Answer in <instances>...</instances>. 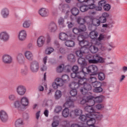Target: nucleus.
Returning <instances> with one entry per match:
<instances>
[{
  "instance_id": "obj_53",
  "label": "nucleus",
  "mask_w": 127,
  "mask_h": 127,
  "mask_svg": "<svg viewBox=\"0 0 127 127\" xmlns=\"http://www.w3.org/2000/svg\"><path fill=\"white\" fill-rule=\"evenodd\" d=\"M54 51V49L52 48H48L46 50V54H48V55H50Z\"/></svg>"
},
{
  "instance_id": "obj_1",
  "label": "nucleus",
  "mask_w": 127,
  "mask_h": 127,
  "mask_svg": "<svg viewBox=\"0 0 127 127\" xmlns=\"http://www.w3.org/2000/svg\"><path fill=\"white\" fill-rule=\"evenodd\" d=\"M83 36H79L77 40L79 41V44L81 46L80 50L76 51L75 53L77 56H82L83 54H86L88 51V48L90 46V43L87 41H85L82 38Z\"/></svg>"
},
{
  "instance_id": "obj_26",
  "label": "nucleus",
  "mask_w": 127,
  "mask_h": 127,
  "mask_svg": "<svg viewBox=\"0 0 127 127\" xmlns=\"http://www.w3.org/2000/svg\"><path fill=\"white\" fill-rule=\"evenodd\" d=\"M38 13L41 16H46L48 15V13H49V11L48 9H46V8H41L38 11Z\"/></svg>"
},
{
  "instance_id": "obj_56",
  "label": "nucleus",
  "mask_w": 127,
  "mask_h": 127,
  "mask_svg": "<svg viewBox=\"0 0 127 127\" xmlns=\"http://www.w3.org/2000/svg\"><path fill=\"white\" fill-rule=\"evenodd\" d=\"M99 20L100 21V23H105L107 22V18L105 16H100L99 17Z\"/></svg>"
},
{
  "instance_id": "obj_49",
  "label": "nucleus",
  "mask_w": 127,
  "mask_h": 127,
  "mask_svg": "<svg viewBox=\"0 0 127 127\" xmlns=\"http://www.w3.org/2000/svg\"><path fill=\"white\" fill-rule=\"evenodd\" d=\"M105 77L106 76L105 75V73H104L103 72H100L98 74V79L100 81H104V80H105Z\"/></svg>"
},
{
  "instance_id": "obj_43",
  "label": "nucleus",
  "mask_w": 127,
  "mask_h": 127,
  "mask_svg": "<svg viewBox=\"0 0 127 127\" xmlns=\"http://www.w3.org/2000/svg\"><path fill=\"white\" fill-rule=\"evenodd\" d=\"M98 35H99V33H98V32L95 31H92L90 32L89 34V36L91 38V39H95V38H97V37Z\"/></svg>"
},
{
  "instance_id": "obj_20",
  "label": "nucleus",
  "mask_w": 127,
  "mask_h": 127,
  "mask_svg": "<svg viewBox=\"0 0 127 127\" xmlns=\"http://www.w3.org/2000/svg\"><path fill=\"white\" fill-rule=\"evenodd\" d=\"M26 31L24 30L21 31L18 35V39L20 41H24L26 39Z\"/></svg>"
},
{
  "instance_id": "obj_37",
  "label": "nucleus",
  "mask_w": 127,
  "mask_h": 127,
  "mask_svg": "<svg viewBox=\"0 0 127 127\" xmlns=\"http://www.w3.org/2000/svg\"><path fill=\"white\" fill-rule=\"evenodd\" d=\"M69 87L70 88H71V89H73H73L70 90V94L71 95V97H75V96H76L77 94V90L76 89L77 88H75V86H71V84H69Z\"/></svg>"
},
{
  "instance_id": "obj_4",
  "label": "nucleus",
  "mask_w": 127,
  "mask_h": 127,
  "mask_svg": "<svg viewBox=\"0 0 127 127\" xmlns=\"http://www.w3.org/2000/svg\"><path fill=\"white\" fill-rule=\"evenodd\" d=\"M30 70L33 73H36L39 70V63L36 61H33L30 63Z\"/></svg>"
},
{
  "instance_id": "obj_16",
  "label": "nucleus",
  "mask_w": 127,
  "mask_h": 127,
  "mask_svg": "<svg viewBox=\"0 0 127 127\" xmlns=\"http://www.w3.org/2000/svg\"><path fill=\"white\" fill-rule=\"evenodd\" d=\"M93 106L94 105H91V103H89V105L86 106L84 110L86 112L89 113L88 114H92L93 115V117H94V116L96 115V112H95V109L93 108Z\"/></svg>"
},
{
  "instance_id": "obj_6",
  "label": "nucleus",
  "mask_w": 127,
  "mask_h": 127,
  "mask_svg": "<svg viewBox=\"0 0 127 127\" xmlns=\"http://www.w3.org/2000/svg\"><path fill=\"white\" fill-rule=\"evenodd\" d=\"M93 60H89V63H104L105 61L99 55H95L93 56Z\"/></svg>"
},
{
  "instance_id": "obj_45",
  "label": "nucleus",
  "mask_w": 127,
  "mask_h": 127,
  "mask_svg": "<svg viewBox=\"0 0 127 127\" xmlns=\"http://www.w3.org/2000/svg\"><path fill=\"white\" fill-rule=\"evenodd\" d=\"M89 50H90V52H91V53L94 54L98 52V49L95 46H90L89 47Z\"/></svg>"
},
{
  "instance_id": "obj_11",
  "label": "nucleus",
  "mask_w": 127,
  "mask_h": 127,
  "mask_svg": "<svg viewBox=\"0 0 127 127\" xmlns=\"http://www.w3.org/2000/svg\"><path fill=\"white\" fill-rule=\"evenodd\" d=\"M87 30V28L85 25H80L79 26V29L77 28H74L72 30V32L74 34H78L81 32H84Z\"/></svg>"
},
{
  "instance_id": "obj_46",
  "label": "nucleus",
  "mask_w": 127,
  "mask_h": 127,
  "mask_svg": "<svg viewBox=\"0 0 127 127\" xmlns=\"http://www.w3.org/2000/svg\"><path fill=\"white\" fill-rule=\"evenodd\" d=\"M67 60L70 62H75L76 61V59L75 58V56L73 54H70L67 56Z\"/></svg>"
},
{
  "instance_id": "obj_7",
  "label": "nucleus",
  "mask_w": 127,
  "mask_h": 127,
  "mask_svg": "<svg viewBox=\"0 0 127 127\" xmlns=\"http://www.w3.org/2000/svg\"><path fill=\"white\" fill-rule=\"evenodd\" d=\"M83 114V111L80 109H76L70 111L69 116L71 118H76L80 117Z\"/></svg>"
},
{
  "instance_id": "obj_27",
  "label": "nucleus",
  "mask_w": 127,
  "mask_h": 127,
  "mask_svg": "<svg viewBox=\"0 0 127 127\" xmlns=\"http://www.w3.org/2000/svg\"><path fill=\"white\" fill-rule=\"evenodd\" d=\"M13 106L15 109H17V110H18L19 111H21L23 110V108H22V106L21 105V104L20 103V102L18 100L15 101V102H14Z\"/></svg>"
},
{
  "instance_id": "obj_25",
  "label": "nucleus",
  "mask_w": 127,
  "mask_h": 127,
  "mask_svg": "<svg viewBox=\"0 0 127 127\" xmlns=\"http://www.w3.org/2000/svg\"><path fill=\"white\" fill-rule=\"evenodd\" d=\"M94 114L91 113L87 114L86 115H82L79 116V120L81 121V122H86L87 119H89V117H93Z\"/></svg>"
},
{
  "instance_id": "obj_62",
  "label": "nucleus",
  "mask_w": 127,
  "mask_h": 127,
  "mask_svg": "<svg viewBox=\"0 0 127 127\" xmlns=\"http://www.w3.org/2000/svg\"><path fill=\"white\" fill-rule=\"evenodd\" d=\"M106 5V0H102L101 1H100L98 3V5H100V6L102 7L105 6V5Z\"/></svg>"
},
{
  "instance_id": "obj_39",
  "label": "nucleus",
  "mask_w": 127,
  "mask_h": 127,
  "mask_svg": "<svg viewBox=\"0 0 127 127\" xmlns=\"http://www.w3.org/2000/svg\"><path fill=\"white\" fill-rule=\"evenodd\" d=\"M59 38L61 40L65 41L68 39V35L65 33H61L59 35Z\"/></svg>"
},
{
  "instance_id": "obj_18",
  "label": "nucleus",
  "mask_w": 127,
  "mask_h": 127,
  "mask_svg": "<svg viewBox=\"0 0 127 127\" xmlns=\"http://www.w3.org/2000/svg\"><path fill=\"white\" fill-rule=\"evenodd\" d=\"M59 9L60 10H61V11H63V12L66 11L67 14L68 12H69V9H70V6L67 4H61L59 6Z\"/></svg>"
},
{
  "instance_id": "obj_51",
  "label": "nucleus",
  "mask_w": 127,
  "mask_h": 127,
  "mask_svg": "<svg viewBox=\"0 0 127 127\" xmlns=\"http://www.w3.org/2000/svg\"><path fill=\"white\" fill-rule=\"evenodd\" d=\"M91 85L95 88H98V87H102V83L98 81H95V82L93 83Z\"/></svg>"
},
{
  "instance_id": "obj_55",
  "label": "nucleus",
  "mask_w": 127,
  "mask_h": 127,
  "mask_svg": "<svg viewBox=\"0 0 127 127\" xmlns=\"http://www.w3.org/2000/svg\"><path fill=\"white\" fill-rule=\"evenodd\" d=\"M88 81L89 83L92 84L93 83H95V82H97V78L95 77L91 76L90 78L88 79Z\"/></svg>"
},
{
  "instance_id": "obj_35",
  "label": "nucleus",
  "mask_w": 127,
  "mask_h": 127,
  "mask_svg": "<svg viewBox=\"0 0 127 127\" xmlns=\"http://www.w3.org/2000/svg\"><path fill=\"white\" fill-rule=\"evenodd\" d=\"M89 4L87 5L88 9H94L96 8V5L95 4V1L94 0H89V2H87Z\"/></svg>"
},
{
  "instance_id": "obj_2",
  "label": "nucleus",
  "mask_w": 127,
  "mask_h": 127,
  "mask_svg": "<svg viewBox=\"0 0 127 127\" xmlns=\"http://www.w3.org/2000/svg\"><path fill=\"white\" fill-rule=\"evenodd\" d=\"M77 82H73L71 83L70 86L72 87H74L75 89H80L83 87L82 85H84L86 82L84 81L85 78H77Z\"/></svg>"
},
{
  "instance_id": "obj_13",
  "label": "nucleus",
  "mask_w": 127,
  "mask_h": 127,
  "mask_svg": "<svg viewBox=\"0 0 127 127\" xmlns=\"http://www.w3.org/2000/svg\"><path fill=\"white\" fill-rule=\"evenodd\" d=\"M16 92L19 96H24L26 93V88L23 85L18 86L16 88Z\"/></svg>"
},
{
  "instance_id": "obj_24",
  "label": "nucleus",
  "mask_w": 127,
  "mask_h": 127,
  "mask_svg": "<svg viewBox=\"0 0 127 127\" xmlns=\"http://www.w3.org/2000/svg\"><path fill=\"white\" fill-rule=\"evenodd\" d=\"M24 55L25 58L29 61H33V54H32L31 52L27 51L25 52Z\"/></svg>"
},
{
  "instance_id": "obj_36",
  "label": "nucleus",
  "mask_w": 127,
  "mask_h": 127,
  "mask_svg": "<svg viewBox=\"0 0 127 127\" xmlns=\"http://www.w3.org/2000/svg\"><path fill=\"white\" fill-rule=\"evenodd\" d=\"M23 120L21 119L17 120L15 123V127H23Z\"/></svg>"
},
{
  "instance_id": "obj_61",
  "label": "nucleus",
  "mask_w": 127,
  "mask_h": 127,
  "mask_svg": "<svg viewBox=\"0 0 127 127\" xmlns=\"http://www.w3.org/2000/svg\"><path fill=\"white\" fill-rule=\"evenodd\" d=\"M71 66L69 65H66L65 66H64V70H65L66 71V72H70L71 69Z\"/></svg>"
},
{
  "instance_id": "obj_58",
  "label": "nucleus",
  "mask_w": 127,
  "mask_h": 127,
  "mask_svg": "<svg viewBox=\"0 0 127 127\" xmlns=\"http://www.w3.org/2000/svg\"><path fill=\"white\" fill-rule=\"evenodd\" d=\"M71 77L72 79H75V80H77L78 79V72H73L71 73Z\"/></svg>"
},
{
  "instance_id": "obj_57",
  "label": "nucleus",
  "mask_w": 127,
  "mask_h": 127,
  "mask_svg": "<svg viewBox=\"0 0 127 127\" xmlns=\"http://www.w3.org/2000/svg\"><path fill=\"white\" fill-rule=\"evenodd\" d=\"M93 91L95 93H101V92L103 91V88L100 87H98L94 89Z\"/></svg>"
},
{
  "instance_id": "obj_52",
  "label": "nucleus",
  "mask_w": 127,
  "mask_h": 127,
  "mask_svg": "<svg viewBox=\"0 0 127 127\" xmlns=\"http://www.w3.org/2000/svg\"><path fill=\"white\" fill-rule=\"evenodd\" d=\"M63 70H64V64H61L57 68V71L58 73L63 72Z\"/></svg>"
},
{
  "instance_id": "obj_31",
  "label": "nucleus",
  "mask_w": 127,
  "mask_h": 127,
  "mask_svg": "<svg viewBox=\"0 0 127 127\" xmlns=\"http://www.w3.org/2000/svg\"><path fill=\"white\" fill-rule=\"evenodd\" d=\"M1 15L2 16H8L9 15V9L6 7L3 8L1 10Z\"/></svg>"
},
{
  "instance_id": "obj_38",
  "label": "nucleus",
  "mask_w": 127,
  "mask_h": 127,
  "mask_svg": "<svg viewBox=\"0 0 127 127\" xmlns=\"http://www.w3.org/2000/svg\"><path fill=\"white\" fill-rule=\"evenodd\" d=\"M70 115V112L69 111V109L68 108H65L62 112V116L64 118H68Z\"/></svg>"
},
{
  "instance_id": "obj_54",
  "label": "nucleus",
  "mask_w": 127,
  "mask_h": 127,
  "mask_svg": "<svg viewBox=\"0 0 127 127\" xmlns=\"http://www.w3.org/2000/svg\"><path fill=\"white\" fill-rule=\"evenodd\" d=\"M62 111V107L61 106H56L55 109H54L55 113H56V114H58V113H60Z\"/></svg>"
},
{
  "instance_id": "obj_41",
  "label": "nucleus",
  "mask_w": 127,
  "mask_h": 127,
  "mask_svg": "<svg viewBox=\"0 0 127 127\" xmlns=\"http://www.w3.org/2000/svg\"><path fill=\"white\" fill-rule=\"evenodd\" d=\"M92 24L94 26L98 27L100 26L101 25V22L100 21V19H98L97 18H94L92 20Z\"/></svg>"
},
{
  "instance_id": "obj_60",
  "label": "nucleus",
  "mask_w": 127,
  "mask_h": 127,
  "mask_svg": "<svg viewBox=\"0 0 127 127\" xmlns=\"http://www.w3.org/2000/svg\"><path fill=\"white\" fill-rule=\"evenodd\" d=\"M104 10L106 11H109L110 9H111V5L110 4H105L104 6L103 7Z\"/></svg>"
},
{
  "instance_id": "obj_34",
  "label": "nucleus",
  "mask_w": 127,
  "mask_h": 127,
  "mask_svg": "<svg viewBox=\"0 0 127 127\" xmlns=\"http://www.w3.org/2000/svg\"><path fill=\"white\" fill-rule=\"evenodd\" d=\"M74 102H75V99H72V97H71L69 101L66 102L64 103V106H68L69 108H71V107H74Z\"/></svg>"
},
{
  "instance_id": "obj_48",
  "label": "nucleus",
  "mask_w": 127,
  "mask_h": 127,
  "mask_svg": "<svg viewBox=\"0 0 127 127\" xmlns=\"http://www.w3.org/2000/svg\"><path fill=\"white\" fill-rule=\"evenodd\" d=\"M8 100L10 102H14L16 100V95L14 94H10L8 97Z\"/></svg>"
},
{
  "instance_id": "obj_30",
  "label": "nucleus",
  "mask_w": 127,
  "mask_h": 127,
  "mask_svg": "<svg viewBox=\"0 0 127 127\" xmlns=\"http://www.w3.org/2000/svg\"><path fill=\"white\" fill-rule=\"evenodd\" d=\"M90 18V16L88 17H85V18H81V17H79L76 21L78 24H80L79 25H84V23H86V18Z\"/></svg>"
},
{
  "instance_id": "obj_9",
  "label": "nucleus",
  "mask_w": 127,
  "mask_h": 127,
  "mask_svg": "<svg viewBox=\"0 0 127 127\" xmlns=\"http://www.w3.org/2000/svg\"><path fill=\"white\" fill-rule=\"evenodd\" d=\"M0 40L6 42L9 40V34L6 31H2L0 33Z\"/></svg>"
},
{
  "instance_id": "obj_3",
  "label": "nucleus",
  "mask_w": 127,
  "mask_h": 127,
  "mask_svg": "<svg viewBox=\"0 0 127 127\" xmlns=\"http://www.w3.org/2000/svg\"><path fill=\"white\" fill-rule=\"evenodd\" d=\"M81 86H83L80 89L79 91L82 95H87L86 91H91L92 90V85L87 82H86L83 85H81Z\"/></svg>"
},
{
  "instance_id": "obj_32",
  "label": "nucleus",
  "mask_w": 127,
  "mask_h": 127,
  "mask_svg": "<svg viewBox=\"0 0 127 127\" xmlns=\"http://www.w3.org/2000/svg\"><path fill=\"white\" fill-rule=\"evenodd\" d=\"M24 60V56H23V54L22 53H20L17 56V61L20 64H22V63H23Z\"/></svg>"
},
{
  "instance_id": "obj_12",
  "label": "nucleus",
  "mask_w": 127,
  "mask_h": 127,
  "mask_svg": "<svg viewBox=\"0 0 127 127\" xmlns=\"http://www.w3.org/2000/svg\"><path fill=\"white\" fill-rule=\"evenodd\" d=\"M2 61L4 64H11L12 58L9 55L5 54L2 57Z\"/></svg>"
},
{
  "instance_id": "obj_23",
  "label": "nucleus",
  "mask_w": 127,
  "mask_h": 127,
  "mask_svg": "<svg viewBox=\"0 0 127 127\" xmlns=\"http://www.w3.org/2000/svg\"><path fill=\"white\" fill-rule=\"evenodd\" d=\"M48 28L50 32H55L57 30V25L54 22H52L49 25Z\"/></svg>"
},
{
  "instance_id": "obj_22",
  "label": "nucleus",
  "mask_w": 127,
  "mask_h": 127,
  "mask_svg": "<svg viewBox=\"0 0 127 127\" xmlns=\"http://www.w3.org/2000/svg\"><path fill=\"white\" fill-rule=\"evenodd\" d=\"M104 100H105V96H104L103 95H100L99 96H97L95 97H93V98L94 105H95V103L100 104V103H102V102H103Z\"/></svg>"
},
{
  "instance_id": "obj_50",
  "label": "nucleus",
  "mask_w": 127,
  "mask_h": 127,
  "mask_svg": "<svg viewBox=\"0 0 127 127\" xmlns=\"http://www.w3.org/2000/svg\"><path fill=\"white\" fill-rule=\"evenodd\" d=\"M70 127H87L86 124L84 123H81L80 124H72Z\"/></svg>"
},
{
  "instance_id": "obj_64",
  "label": "nucleus",
  "mask_w": 127,
  "mask_h": 127,
  "mask_svg": "<svg viewBox=\"0 0 127 127\" xmlns=\"http://www.w3.org/2000/svg\"><path fill=\"white\" fill-rule=\"evenodd\" d=\"M59 125V122L58 121H54L52 124V127H58Z\"/></svg>"
},
{
  "instance_id": "obj_8",
  "label": "nucleus",
  "mask_w": 127,
  "mask_h": 127,
  "mask_svg": "<svg viewBox=\"0 0 127 127\" xmlns=\"http://www.w3.org/2000/svg\"><path fill=\"white\" fill-rule=\"evenodd\" d=\"M86 72L87 73H93L94 75H97L98 74V67L96 65H89L88 67H85Z\"/></svg>"
},
{
  "instance_id": "obj_10",
  "label": "nucleus",
  "mask_w": 127,
  "mask_h": 127,
  "mask_svg": "<svg viewBox=\"0 0 127 127\" xmlns=\"http://www.w3.org/2000/svg\"><path fill=\"white\" fill-rule=\"evenodd\" d=\"M0 120L2 123H6L8 120V115L4 110L0 111Z\"/></svg>"
},
{
  "instance_id": "obj_44",
  "label": "nucleus",
  "mask_w": 127,
  "mask_h": 127,
  "mask_svg": "<svg viewBox=\"0 0 127 127\" xmlns=\"http://www.w3.org/2000/svg\"><path fill=\"white\" fill-rule=\"evenodd\" d=\"M61 97H62V92H61V91L57 90L55 94V99L56 100H59Z\"/></svg>"
},
{
  "instance_id": "obj_14",
  "label": "nucleus",
  "mask_w": 127,
  "mask_h": 127,
  "mask_svg": "<svg viewBox=\"0 0 127 127\" xmlns=\"http://www.w3.org/2000/svg\"><path fill=\"white\" fill-rule=\"evenodd\" d=\"M20 103H21L22 108H23V110H24V109L28 106L29 100H28V98L26 97H23L21 98Z\"/></svg>"
},
{
  "instance_id": "obj_19",
  "label": "nucleus",
  "mask_w": 127,
  "mask_h": 127,
  "mask_svg": "<svg viewBox=\"0 0 127 127\" xmlns=\"http://www.w3.org/2000/svg\"><path fill=\"white\" fill-rule=\"evenodd\" d=\"M83 55H84V54L81 56H78V57H79L78 60V63L80 64L82 68H86L87 63L86 62V61H85V59L82 58Z\"/></svg>"
},
{
  "instance_id": "obj_59",
  "label": "nucleus",
  "mask_w": 127,
  "mask_h": 127,
  "mask_svg": "<svg viewBox=\"0 0 127 127\" xmlns=\"http://www.w3.org/2000/svg\"><path fill=\"white\" fill-rule=\"evenodd\" d=\"M62 80L64 82H66V81H69V76L66 74L63 75L62 77Z\"/></svg>"
},
{
  "instance_id": "obj_33",
  "label": "nucleus",
  "mask_w": 127,
  "mask_h": 127,
  "mask_svg": "<svg viewBox=\"0 0 127 127\" xmlns=\"http://www.w3.org/2000/svg\"><path fill=\"white\" fill-rule=\"evenodd\" d=\"M65 46L67 47H74L75 46V42L71 40H67L64 43Z\"/></svg>"
},
{
  "instance_id": "obj_47",
  "label": "nucleus",
  "mask_w": 127,
  "mask_h": 127,
  "mask_svg": "<svg viewBox=\"0 0 127 127\" xmlns=\"http://www.w3.org/2000/svg\"><path fill=\"white\" fill-rule=\"evenodd\" d=\"M56 82L58 83L59 87H62L64 85V81L60 78H57L56 79Z\"/></svg>"
},
{
  "instance_id": "obj_29",
  "label": "nucleus",
  "mask_w": 127,
  "mask_h": 127,
  "mask_svg": "<svg viewBox=\"0 0 127 127\" xmlns=\"http://www.w3.org/2000/svg\"><path fill=\"white\" fill-rule=\"evenodd\" d=\"M80 4V3H77V6L78 7H79V9L80 11H82V12H85V11H87L89 9V7L88 6V5L83 4L81 6H79Z\"/></svg>"
},
{
  "instance_id": "obj_5",
  "label": "nucleus",
  "mask_w": 127,
  "mask_h": 127,
  "mask_svg": "<svg viewBox=\"0 0 127 127\" xmlns=\"http://www.w3.org/2000/svg\"><path fill=\"white\" fill-rule=\"evenodd\" d=\"M84 95V98L80 101V104L84 105L86 103H89V104L90 103L91 106H94V101L93 100L94 96H87V94H85Z\"/></svg>"
},
{
  "instance_id": "obj_42",
  "label": "nucleus",
  "mask_w": 127,
  "mask_h": 127,
  "mask_svg": "<svg viewBox=\"0 0 127 127\" xmlns=\"http://www.w3.org/2000/svg\"><path fill=\"white\" fill-rule=\"evenodd\" d=\"M31 25V21L30 20H26L23 23V27L24 28H29Z\"/></svg>"
},
{
  "instance_id": "obj_17",
  "label": "nucleus",
  "mask_w": 127,
  "mask_h": 127,
  "mask_svg": "<svg viewBox=\"0 0 127 127\" xmlns=\"http://www.w3.org/2000/svg\"><path fill=\"white\" fill-rule=\"evenodd\" d=\"M85 68L86 67H82V71L77 72V79H86L85 77L88 73Z\"/></svg>"
},
{
  "instance_id": "obj_63",
  "label": "nucleus",
  "mask_w": 127,
  "mask_h": 127,
  "mask_svg": "<svg viewBox=\"0 0 127 127\" xmlns=\"http://www.w3.org/2000/svg\"><path fill=\"white\" fill-rule=\"evenodd\" d=\"M21 74H22V75H26V74H27V68H24L21 69Z\"/></svg>"
},
{
  "instance_id": "obj_28",
  "label": "nucleus",
  "mask_w": 127,
  "mask_h": 127,
  "mask_svg": "<svg viewBox=\"0 0 127 127\" xmlns=\"http://www.w3.org/2000/svg\"><path fill=\"white\" fill-rule=\"evenodd\" d=\"M53 105L52 100L46 99L44 100L43 103V107H51Z\"/></svg>"
},
{
  "instance_id": "obj_40",
  "label": "nucleus",
  "mask_w": 127,
  "mask_h": 127,
  "mask_svg": "<svg viewBox=\"0 0 127 127\" xmlns=\"http://www.w3.org/2000/svg\"><path fill=\"white\" fill-rule=\"evenodd\" d=\"M71 12L72 15H73L74 16H76L78 15L79 13H80V11H79V9H78V8L74 7L71 9Z\"/></svg>"
},
{
  "instance_id": "obj_21",
  "label": "nucleus",
  "mask_w": 127,
  "mask_h": 127,
  "mask_svg": "<svg viewBox=\"0 0 127 127\" xmlns=\"http://www.w3.org/2000/svg\"><path fill=\"white\" fill-rule=\"evenodd\" d=\"M45 37L43 36H41L38 38L37 41V46L39 47H42V46H43L45 43Z\"/></svg>"
},
{
  "instance_id": "obj_15",
  "label": "nucleus",
  "mask_w": 127,
  "mask_h": 127,
  "mask_svg": "<svg viewBox=\"0 0 127 127\" xmlns=\"http://www.w3.org/2000/svg\"><path fill=\"white\" fill-rule=\"evenodd\" d=\"M93 116H89L87 120H86V125L88 126L89 127H96L95 124H96V119L95 118H92Z\"/></svg>"
}]
</instances>
